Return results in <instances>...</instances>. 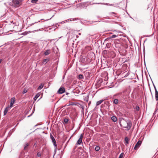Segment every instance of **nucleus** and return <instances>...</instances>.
Returning <instances> with one entry per match:
<instances>
[{"label":"nucleus","mask_w":158,"mask_h":158,"mask_svg":"<svg viewBox=\"0 0 158 158\" xmlns=\"http://www.w3.org/2000/svg\"><path fill=\"white\" fill-rule=\"evenodd\" d=\"M15 98L14 97L11 98L10 99V105L9 107L11 108L12 107L13 104L15 103Z\"/></svg>","instance_id":"7"},{"label":"nucleus","mask_w":158,"mask_h":158,"mask_svg":"<svg viewBox=\"0 0 158 158\" xmlns=\"http://www.w3.org/2000/svg\"><path fill=\"white\" fill-rule=\"evenodd\" d=\"M77 103L76 102H69V105H76Z\"/></svg>","instance_id":"14"},{"label":"nucleus","mask_w":158,"mask_h":158,"mask_svg":"<svg viewBox=\"0 0 158 158\" xmlns=\"http://www.w3.org/2000/svg\"><path fill=\"white\" fill-rule=\"evenodd\" d=\"M31 0V2L32 3H36V2L38 1V0Z\"/></svg>","instance_id":"32"},{"label":"nucleus","mask_w":158,"mask_h":158,"mask_svg":"<svg viewBox=\"0 0 158 158\" xmlns=\"http://www.w3.org/2000/svg\"><path fill=\"white\" fill-rule=\"evenodd\" d=\"M65 89L64 87H60L58 90V93L59 94H62L64 92Z\"/></svg>","instance_id":"8"},{"label":"nucleus","mask_w":158,"mask_h":158,"mask_svg":"<svg viewBox=\"0 0 158 158\" xmlns=\"http://www.w3.org/2000/svg\"><path fill=\"white\" fill-rule=\"evenodd\" d=\"M50 51L49 50H47L44 53V54L45 55H48L50 53Z\"/></svg>","instance_id":"21"},{"label":"nucleus","mask_w":158,"mask_h":158,"mask_svg":"<svg viewBox=\"0 0 158 158\" xmlns=\"http://www.w3.org/2000/svg\"><path fill=\"white\" fill-rule=\"evenodd\" d=\"M113 102L114 104H117L118 102V100L117 99H114L113 101Z\"/></svg>","instance_id":"20"},{"label":"nucleus","mask_w":158,"mask_h":158,"mask_svg":"<svg viewBox=\"0 0 158 158\" xmlns=\"http://www.w3.org/2000/svg\"><path fill=\"white\" fill-rule=\"evenodd\" d=\"M89 55H91L92 56H94V54L93 53L91 52L90 53L88 54V57L89 56Z\"/></svg>","instance_id":"33"},{"label":"nucleus","mask_w":158,"mask_h":158,"mask_svg":"<svg viewBox=\"0 0 158 158\" xmlns=\"http://www.w3.org/2000/svg\"><path fill=\"white\" fill-rule=\"evenodd\" d=\"M35 23H36V22ZM34 23H33L32 24H30V26H32V25H33L34 24Z\"/></svg>","instance_id":"38"},{"label":"nucleus","mask_w":158,"mask_h":158,"mask_svg":"<svg viewBox=\"0 0 158 158\" xmlns=\"http://www.w3.org/2000/svg\"><path fill=\"white\" fill-rule=\"evenodd\" d=\"M107 5H111V6H112V4L110 5V4H107Z\"/></svg>","instance_id":"40"},{"label":"nucleus","mask_w":158,"mask_h":158,"mask_svg":"<svg viewBox=\"0 0 158 158\" xmlns=\"http://www.w3.org/2000/svg\"><path fill=\"white\" fill-rule=\"evenodd\" d=\"M118 36V35H112L110 37L109 39H112L114 38H115L116 37H117Z\"/></svg>","instance_id":"19"},{"label":"nucleus","mask_w":158,"mask_h":158,"mask_svg":"<svg viewBox=\"0 0 158 158\" xmlns=\"http://www.w3.org/2000/svg\"><path fill=\"white\" fill-rule=\"evenodd\" d=\"M79 34L80 35L81 34L80 33H79Z\"/></svg>","instance_id":"46"},{"label":"nucleus","mask_w":158,"mask_h":158,"mask_svg":"<svg viewBox=\"0 0 158 158\" xmlns=\"http://www.w3.org/2000/svg\"><path fill=\"white\" fill-rule=\"evenodd\" d=\"M49 60V59H46L44 60L43 61V63H46Z\"/></svg>","instance_id":"22"},{"label":"nucleus","mask_w":158,"mask_h":158,"mask_svg":"<svg viewBox=\"0 0 158 158\" xmlns=\"http://www.w3.org/2000/svg\"><path fill=\"white\" fill-rule=\"evenodd\" d=\"M2 59H0V64L1 63V62H2Z\"/></svg>","instance_id":"39"},{"label":"nucleus","mask_w":158,"mask_h":158,"mask_svg":"<svg viewBox=\"0 0 158 158\" xmlns=\"http://www.w3.org/2000/svg\"><path fill=\"white\" fill-rule=\"evenodd\" d=\"M95 149L96 151H98L99 150L100 147L99 146H96L95 147Z\"/></svg>","instance_id":"29"},{"label":"nucleus","mask_w":158,"mask_h":158,"mask_svg":"<svg viewBox=\"0 0 158 158\" xmlns=\"http://www.w3.org/2000/svg\"><path fill=\"white\" fill-rule=\"evenodd\" d=\"M9 106H7L5 108L4 111V115H5L6 114L8 110H9Z\"/></svg>","instance_id":"11"},{"label":"nucleus","mask_w":158,"mask_h":158,"mask_svg":"<svg viewBox=\"0 0 158 158\" xmlns=\"http://www.w3.org/2000/svg\"><path fill=\"white\" fill-rule=\"evenodd\" d=\"M37 155L38 156L40 157L41 156V154L40 152H39L37 153Z\"/></svg>","instance_id":"31"},{"label":"nucleus","mask_w":158,"mask_h":158,"mask_svg":"<svg viewBox=\"0 0 158 158\" xmlns=\"http://www.w3.org/2000/svg\"><path fill=\"white\" fill-rule=\"evenodd\" d=\"M44 84H41L40 86L38 87L37 89L38 90H40L41 89L44 87Z\"/></svg>","instance_id":"15"},{"label":"nucleus","mask_w":158,"mask_h":158,"mask_svg":"<svg viewBox=\"0 0 158 158\" xmlns=\"http://www.w3.org/2000/svg\"><path fill=\"white\" fill-rule=\"evenodd\" d=\"M79 19L78 18H71L69 19L70 21H74Z\"/></svg>","instance_id":"18"},{"label":"nucleus","mask_w":158,"mask_h":158,"mask_svg":"<svg viewBox=\"0 0 158 158\" xmlns=\"http://www.w3.org/2000/svg\"><path fill=\"white\" fill-rule=\"evenodd\" d=\"M119 123L122 127L126 128L128 130H129L131 128L132 126V123L131 121L124 119L121 120L119 122Z\"/></svg>","instance_id":"1"},{"label":"nucleus","mask_w":158,"mask_h":158,"mask_svg":"<svg viewBox=\"0 0 158 158\" xmlns=\"http://www.w3.org/2000/svg\"><path fill=\"white\" fill-rule=\"evenodd\" d=\"M88 6V4L85 2L81 3L77 5V7L80 9L85 8Z\"/></svg>","instance_id":"3"},{"label":"nucleus","mask_w":158,"mask_h":158,"mask_svg":"<svg viewBox=\"0 0 158 158\" xmlns=\"http://www.w3.org/2000/svg\"><path fill=\"white\" fill-rule=\"evenodd\" d=\"M78 78L80 79H83L84 78V77L83 75L82 74H79L78 75Z\"/></svg>","instance_id":"24"},{"label":"nucleus","mask_w":158,"mask_h":158,"mask_svg":"<svg viewBox=\"0 0 158 158\" xmlns=\"http://www.w3.org/2000/svg\"><path fill=\"white\" fill-rule=\"evenodd\" d=\"M124 153H122L119 155L118 158H123V157Z\"/></svg>","instance_id":"26"},{"label":"nucleus","mask_w":158,"mask_h":158,"mask_svg":"<svg viewBox=\"0 0 158 158\" xmlns=\"http://www.w3.org/2000/svg\"><path fill=\"white\" fill-rule=\"evenodd\" d=\"M122 92L123 93H127V94H129V92H127V88H125L124 89H123V90L122 91Z\"/></svg>","instance_id":"16"},{"label":"nucleus","mask_w":158,"mask_h":158,"mask_svg":"<svg viewBox=\"0 0 158 158\" xmlns=\"http://www.w3.org/2000/svg\"><path fill=\"white\" fill-rule=\"evenodd\" d=\"M135 109V110L137 111H138L139 110V107L138 106H136Z\"/></svg>","instance_id":"30"},{"label":"nucleus","mask_w":158,"mask_h":158,"mask_svg":"<svg viewBox=\"0 0 158 158\" xmlns=\"http://www.w3.org/2000/svg\"><path fill=\"white\" fill-rule=\"evenodd\" d=\"M69 121V120L68 118H65L64 119V123H65L66 124Z\"/></svg>","instance_id":"25"},{"label":"nucleus","mask_w":158,"mask_h":158,"mask_svg":"<svg viewBox=\"0 0 158 158\" xmlns=\"http://www.w3.org/2000/svg\"><path fill=\"white\" fill-rule=\"evenodd\" d=\"M123 93L122 92H120L119 93H117L115 95L116 96H120L122 95Z\"/></svg>","instance_id":"28"},{"label":"nucleus","mask_w":158,"mask_h":158,"mask_svg":"<svg viewBox=\"0 0 158 158\" xmlns=\"http://www.w3.org/2000/svg\"><path fill=\"white\" fill-rule=\"evenodd\" d=\"M65 23V21H62V22H61V23Z\"/></svg>","instance_id":"42"},{"label":"nucleus","mask_w":158,"mask_h":158,"mask_svg":"<svg viewBox=\"0 0 158 158\" xmlns=\"http://www.w3.org/2000/svg\"><path fill=\"white\" fill-rule=\"evenodd\" d=\"M27 33H28V32H24L22 33V34L23 35H26L27 34Z\"/></svg>","instance_id":"34"},{"label":"nucleus","mask_w":158,"mask_h":158,"mask_svg":"<svg viewBox=\"0 0 158 158\" xmlns=\"http://www.w3.org/2000/svg\"><path fill=\"white\" fill-rule=\"evenodd\" d=\"M154 88L155 89V99L156 101H158V91L157 90V89L155 86V85H153Z\"/></svg>","instance_id":"9"},{"label":"nucleus","mask_w":158,"mask_h":158,"mask_svg":"<svg viewBox=\"0 0 158 158\" xmlns=\"http://www.w3.org/2000/svg\"><path fill=\"white\" fill-rule=\"evenodd\" d=\"M111 119L114 122H117V119L115 116H113L111 118Z\"/></svg>","instance_id":"12"},{"label":"nucleus","mask_w":158,"mask_h":158,"mask_svg":"<svg viewBox=\"0 0 158 158\" xmlns=\"http://www.w3.org/2000/svg\"><path fill=\"white\" fill-rule=\"evenodd\" d=\"M94 59V58H93V57H92V58H91V60H92V59Z\"/></svg>","instance_id":"43"},{"label":"nucleus","mask_w":158,"mask_h":158,"mask_svg":"<svg viewBox=\"0 0 158 158\" xmlns=\"http://www.w3.org/2000/svg\"><path fill=\"white\" fill-rule=\"evenodd\" d=\"M125 140L126 142V143L127 144H128L129 143V139L127 137H126L125 139Z\"/></svg>","instance_id":"23"},{"label":"nucleus","mask_w":158,"mask_h":158,"mask_svg":"<svg viewBox=\"0 0 158 158\" xmlns=\"http://www.w3.org/2000/svg\"><path fill=\"white\" fill-rule=\"evenodd\" d=\"M29 146V144L27 143H25L24 145V150L25 151H27L28 146Z\"/></svg>","instance_id":"10"},{"label":"nucleus","mask_w":158,"mask_h":158,"mask_svg":"<svg viewBox=\"0 0 158 158\" xmlns=\"http://www.w3.org/2000/svg\"><path fill=\"white\" fill-rule=\"evenodd\" d=\"M50 138L51 139L52 142L53 143V145L54 146L55 149L56 150V149L57 144L56 142L55 139L53 137L52 134H51L50 135Z\"/></svg>","instance_id":"4"},{"label":"nucleus","mask_w":158,"mask_h":158,"mask_svg":"<svg viewBox=\"0 0 158 158\" xmlns=\"http://www.w3.org/2000/svg\"><path fill=\"white\" fill-rule=\"evenodd\" d=\"M104 101L103 100H101L99 101H98L96 103V106H98L102 102H103Z\"/></svg>","instance_id":"17"},{"label":"nucleus","mask_w":158,"mask_h":158,"mask_svg":"<svg viewBox=\"0 0 158 158\" xmlns=\"http://www.w3.org/2000/svg\"><path fill=\"white\" fill-rule=\"evenodd\" d=\"M30 116H28V117H29Z\"/></svg>","instance_id":"45"},{"label":"nucleus","mask_w":158,"mask_h":158,"mask_svg":"<svg viewBox=\"0 0 158 158\" xmlns=\"http://www.w3.org/2000/svg\"><path fill=\"white\" fill-rule=\"evenodd\" d=\"M111 13H112V14H114L115 15H116V13H115V12H111Z\"/></svg>","instance_id":"37"},{"label":"nucleus","mask_w":158,"mask_h":158,"mask_svg":"<svg viewBox=\"0 0 158 158\" xmlns=\"http://www.w3.org/2000/svg\"><path fill=\"white\" fill-rule=\"evenodd\" d=\"M142 141L140 140H139L137 143L136 144H135L134 148V150H137L138 148L139 147L140 145L141 144Z\"/></svg>","instance_id":"5"},{"label":"nucleus","mask_w":158,"mask_h":158,"mask_svg":"<svg viewBox=\"0 0 158 158\" xmlns=\"http://www.w3.org/2000/svg\"><path fill=\"white\" fill-rule=\"evenodd\" d=\"M66 106H69L70 105H69V104H66Z\"/></svg>","instance_id":"41"},{"label":"nucleus","mask_w":158,"mask_h":158,"mask_svg":"<svg viewBox=\"0 0 158 158\" xmlns=\"http://www.w3.org/2000/svg\"><path fill=\"white\" fill-rule=\"evenodd\" d=\"M156 111H155V112H156Z\"/></svg>","instance_id":"44"},{"label":"nucleus","mask_w":158,"mask_h":158,"mask_svg":"<svg viewBox=\"0 0 158 158\" xmlns=\"http://www.w3.org/2000/svg\"><path fill=\"white\" fill-rule=\"evenodd\" d=\"M40 93H38L36 95H35V97L34 98V100L35 101H36L37 98L40 96Z\"/></svg>","instance_id":"13"},{"label":"nucleus","mask_w":158,"mask_h":158,"mask_svg":"<svg viewBox=\"0 0 158 158\" xmlns=\"http://www.w3.org/2000/svg\"><path fill=\"white\" fill-rule=\"evenodd\" d=\"M27 89L26 88H25L24 89L23 91V94H24L26 93L27 92Z\"/></svg>","instance_id":"27"},{"label":"nucleus","mask_w":158,"mask_h":158,"mask_svg":"<svg viewBox=\"0 0 158 158\" xmlns=\"http://www.w3.org/2000/svg\"><path fill=\"white\" fill-rule=\"evenodd\" d=\"M65 21H66V22H69V21H70V20H69V19H68L67 20H65Z\"/></svg>","instance_id":"36"},{"label":"nucleus","mask_w":158,"mask_h":158,"mask_svg":"<svg viewBox=\"0 0 158 158\" xmlns=\"http://www.w3.org/2000/svg\"><path fill=\"white\" fill-rule=\"evenodd\" d=\"M83 136V135L81 134L79 139H78L77 143V145H80L82 143V139Z\"/></svg>","instance_id":"6"},{"label":"nucleus","mask_w":158,"mask_h":158,"mask_svg":"<svg viewBox=\"0 0 158 158\" xmlns=\"http://www.w3.org/2000/svg\"><path fill=\"white\" fill-rule=\"evenodd\" d=\"M85 100L86 101V102H88V98H86L85 99Z\"/></svg>","instance_id":"35"},{"label":"nucleus","mask_w":158,"mask_h":158,"mask_svg":"<svg viewBox=\"0 0 158 158\" xmlns=\"http://www.w3.org/2000/svg\"><path fill=\"white\" fill-rule=\"evenodd\" d=\"M23 0H12L10 5L14 7H18L22 4V2Z\"/></svg>","instance_id":"2"}]
</instances>
